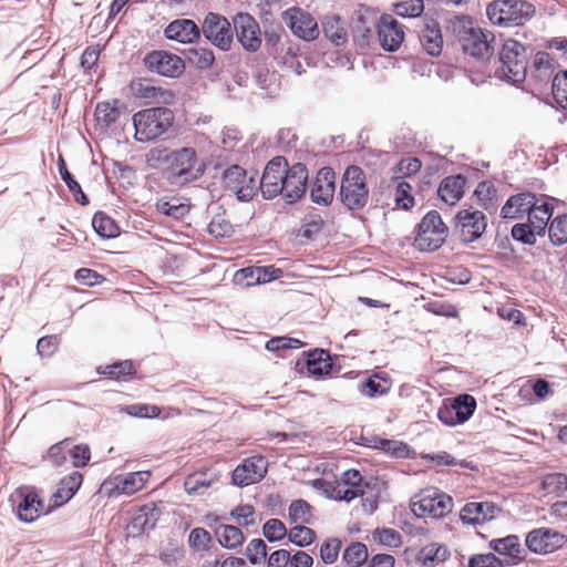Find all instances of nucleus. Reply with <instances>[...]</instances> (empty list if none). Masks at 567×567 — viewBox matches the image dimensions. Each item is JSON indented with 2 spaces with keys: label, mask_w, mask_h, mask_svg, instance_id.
<instances>
[{
  "label": "nucleus",
  "mask_w": 567,
  "mask_h": 567,
  "mask_svg": "<svg viewBox=\"0 0 567 567\" xmlns=\"http://www.w3.org/2000/svg\"><path fill=\"white\" fill-rule=\"evenodd\" d=\"M171 109L159 106L138 111L133 115L135 140L141 143L154 141L167 133L174 124Z\"/></svg>",
  "instance_id": "nucleus-4"
},
{
  "label": "nucleus",
  "mask_w": 567,
  "mask_h": 567,
  "mask_svg": "<svg viewBox=\"0 0 567 567\" xmlns=\"http://www.w3.org/2000/svg\"><path fill=\"white\" fill-rule=\"evenodd\" d=\"M450 405L454 410L456 422L464 424L474 414L476 409V400L473 395L463 393L455 396Z\"/></svg>",
  "instance_id": "nucleus-39"
},
{
  "label": "nucleus",
  "mask_w": 567,
  "mask_h": 567,
  "mask_svg": "<svg viewBox=\"0 0 567 567\" xmlns=\"http://www.w3.org/2000/svg\"><path fill=\"white\" fill-rule=\"evenodd\" d=\"M267 545L261 538H255L246 547V555L252 565H258L267 557Z\"/></svg>",
  "instance_id": "nucleus-57"
},
{
  "label": "nucleus",
  "mask_w": 567,
  "mask_h": 567,
  "mask_svg": "<svg viewBox=\"0 0 567 567\" xmlns=\"http://www.w3.org/2000/svg\"><path fill=\"white\" fill-rule=\"evenodd\" d=\"M486 14L493 24L522 25L535 14V7L525 0H495L487 6Z\"/></svg>",
  "instance_id": "nucleus-6"
},
{
  "label": "nucleus",
  "mask_w": 567,
  "mask_h": 567,
  "mask_svg": "<svg viewBox=\"0 0 567 567\" xmlns=\"http://www.w3.org/2000/svg\"><path fill=\"white\" fill-rule=\"evenodd\" d=\"M306 365L309 374L317 378L336 377L340 371V368L336 369L329 351L318 348L307 353Z\"/></svg>",
  "instance_id": "nucleus-25"
},
{
  "label": "nucleus",
  "mask_w": 567,
  "mask_h": 567,
  "mask_svg": "<svg viewBox=\"0 0 567 567\" xmlns=\"http://www.w3.org/2000/svg\"><path fill=\"white\" fill-rule=\"evenodd\" d=\"M234 280L236 284L250 287L270 281L266 278V271L262 267H246L236 271Z\"/></svg>",
  "instance_id": "nucleus-42"
},
{
  "label": "nucleus",
  "mask_w": 567,
  "mask_h": 567,
  "mask_svg": "<svg viewBox=\"0 0 567 567\" xmlns=\"http://www.w3.org/2000/svg\"><path fill=\"white\" fill-rule=\"evenodd\" d=\"M466 177L462 174L452 175L443 178L437 188L439 197L449 205H454L464 195Z\"/></svg>",
  "instance_id": "nucleus-29"
},
{
  "label": "nucleus",
  "mask_w": 567,
  "mask_h": 567,
  "mask_svg": "<svg viewBox=\"0 0 567 567\" xmlns=\"http://www.w3.org/2000/svg\"><path fill=\"white\" fill-rule=\"evenodd\" d=\"M537 196L530 192L518 193L507 198L501 208L503 219H518L529 215L530 209L536 205Z\"/></svg>",
  "instance_id": "nucleus-24"
},
{
  "label": "nucleus",
  "mask_w": 567,
  "mask_h": 567,
  "mask_svg": "<svg viewBox=\"0 0 567 567\" xmlns=\"http://www.w3.org/2000/svg\"><path fill=\"white\" fill-rule=\"evenodd\" d=\"M377 34L381 48L395 52L404 41L403 25L391 14L384 13L377 24Z\"/></svg>",
  "instance_id": "nucleus-19"
},
{
  "label": "nucleus",
  "mask_w": 567,
  "mask_h": 567,
  "mask_svg": "<svg viewBox=\"0 0 567 567\" xmlns=\"http://www.w3.org/2000/svg\"><path fill=\"white\" fill-rule=\"evenodd\" d=\"M353 41L362 50L370 47L373 40V30L367 27L365 23L360 19L353 29Z\"/></svg>",
  "instance_id": "nucleus-61"
},
{
  "label": "nucleus",
  "mask_w": 567,
  "mask_h": 567,
  "mask_svg": "<svg viewBox=\"0 0 567 567\" xmlns=\"http://www.w3.org/2000/svg\"><path fill=\"white\" fill-rule=\"evenodd\" d=\"M412 187L405 181H399L395 187V203L404 210L414 206V197L411 194Z\"/></svg>",
  "instance_id": "nucleus-55"
},
{
  "label": "nucleus",
  "mask_w": 567,
  "mask_h": 567,
  "mask_svg": "<svg viewBox=\"0 0 567 567\" xmlns=\"http://www.w3.org/2000/svg\"><path fill=\"white\" fill-rule=\"evenodd\" d=\"M97 373L106 375L112 380H120L122 378L133 377L136 373V370L132 360H124L105 367H100L97 368Z\"/></svg>",
  "instance_id": "nucleus-43"
},
{
  "label": "nucleus",
  "mask_w": 567,
  "mask_h": 567,
  "mask_svg": "<svg viewBox=\"0 0 567 567\" xmlns=\"http://www.w3.org/2000/svg\"><path fill=\"white\" fill-rule=\"evenodd\" d=\"M452 31L455 34L464 53L476 59L492 56L495 37L492 32L475 25L468 16H457L451 20Z\"/></svg>",
  "instance_id": "nucleus-3"
},
{
  "label": "nucleus",
  "mask_w": 567,
  "mask_h": 567,
  "mask_svg": "<svg viewBox=\"0 0 567 567\" xmlns=\"http://www.w3.org/2000/svg\"><path fill=\"white\" fill-rule=\"evenodd\" d=\"M125 110L126 106L120 100L115 99L112 102L97 103L94 114L100 125L110 127L120 118L122 112Z\"/></svg>",
  "instance_id": "nucleus-32"
},
{
  "label": "nucleus",
  "mask_w": 567,
  "mask_h": 567,
  "mask_svg": "<svg viewBox=\"0 0 567 567\" xmlns=\"http://www.w3.org/2000/svg\"><path fill=\"white\" fill-rule=\"evenodd\" d=\"M548 237L554 246L567 243V215H558L551 219L547 228Z\"/></svg>",
  "instance_id": "nucleus-47"
},
{
  "label": "nucleus",
  "mask_w": 567,
  "mask_h": 567,
  "mask_svg": "<svg viewBox=\"0 0 567 567\" xmlns=\"http://www.w3.org/2000/svg\"><path fill=\"white\" fill-rule=\"evenodd\" d=\"M122 411H124L126 414L134 416V417H156L159 415L161 410L156 405L151 404H131L122 408Z\"/></svg>",
  "instance_id": "nucleus-62"
},
{
  "label": "nucleus",
  "mask_w": 567,
  "mask_h": 567,
  "mask_svg": "<svg viewBox=\"0 0 567 567\" xmlns=\"http://www.w3.org/2000/svg\"><path fill=\"white\" fill-rule=\"evenodd\" d=\"M156 209L165 216L181 219L189 212V206L181 203L178 198L173 197L169 199L162 198L157 200Z\"/></svg>",
  "instance_id": "nucleus-46"
},
{
  "label": "nucleus",
  "mask_w": 567,
  "mask_h": 567,
  "mask_svg": "<svg viewBox=\"0 0 567 567\" xmlns=\"http://www.w3.org/2000/svg\"><path fill=\"white\" fill-rule=\"evenodd\" d=\"M268 462L261 455L245 458L231 473L234 485L245 487L260 482L267 473Z\"/></svg>",
  "instance_id": "nucleus-16"
},
{
  "label": "nucleus",
  "mask_w": 567,
  "mask_h": 567,
  "mask_svg": "<svg viewBox=\"0 0 567 567\" xmlns=\"http://www.w3.org/2000/svg\"><path fill=\"white\" fill-rule=\"evenodd\" d=\"M83 482V476L80 472H72L61 478L58 489L51 497L53 507H60L69 502L79 491Z\"/></svg>",
  "instance_id": "nucleus-28"
},
{
  "label": "nucleus",
  "mask_w": 567,
  "mask_h": 567,
  "mask_svg": "<svg viewBox=\"0 0 567 567\" xmlns=\"http://www.w3.org/2000/svg\"><path fill=\"white\" fill-rule=\"evenodd\" d=\"M373 539L389 548L400 547L402 544V535L393 528H377L373 532Z\"/></svg>",
  "instance_id": "nucleus-52"
},
{
  "label": "nucleus",
  "mask_w": 567,
  "mask_h": 567,
  "mask_svg": "<svg viewBox=\"0 0 567 567\" xmlns=\"http://www.w3.org/2000/svg\"><path fill=\"white\" fill-rule=\"evenodd\" d=\"M311 508V505L305 499L292 501L288 509L289 519L292 523H309L308 515H310Z\"/></svg>",
  "instance_id": "nucleus-56"
},
{
  "label": "nucleus",
  "mask_w": 567,
  "mask_h": 567,
  "mask_svg": "<svg viewBox=\"0 0 567 567\" xmlns=\"http://www.w3.org/2000/svg\"><path fill=\"white\" fill-rule=\"evenodd\" d=\"M288 539L298 547H308L316 540V532L307 526L297 525L288 533Z\"/></svg>",
  "instance_id": "nucleus-49"
},
{
  "label": "nucleus",
  "mask_w": 567,
  "mask_h": 567,
  "mask_svg": "<svg viewBox=\"0 0 567 567\" xmlns=\"http://www.w3.org/2000/svg\"><path fill=\"white\" fill-rule=\"evenodd\" d=\"M148 161L168 163V179L179 186L197 181L206 169L205 164L198 159L193 147H183L175 151L153 148L148 154Z\"/></svg>",
  "instance_id": "nucleus-1"
},
{
  "label": "nucleus",
  "mask_w": 567,
  "mask_h": 567,
  "mask_svg": "<svg viewBox=\"0 0 567 567\" xmlns=\"http://www.w3.org/2000/svg\"><path fill=\"white\" fill-rule=\"evenodd\" d=\"M221 51H228L234 42L233 27L220 13L209 12L204 18L200 34Z\"/></svg>",
  "instance_id": "nucleus-9"
},
{
  "label": "nucleus",
  "mask_w": 567,
  "mask_h": 567,
  "mask_svg": "<svg viewBox=\"0 0 567 567\" xmlns=\"http://www.w3.org/2000/svg\"><path fill=\"white\" fill-rule=\"evenodd\" d=\"M336 193V173L330 166L317 172L310 184V199L312 203L328 206L332 203Z\"/></svg>",
  "instance_id": "nucleus-20"
},
{
  "label": "nucleus",
  "mask_w": 567,
  "mask_h": 567,
  "mask_svg": "<svg viewBox=\"0 0 567 567\" xmlns=\"http://www.w3.org/2000/svg\"><path fill=\"white\" fill-rule=\"evenodd\" d=\"M553 198L540 195L536 198V205L530 209L528 220H532L534 226H544V235L547 233L548 221L554 214V205L550 203Z\"/></svg>",
  "instance_id": "nucleus-31"
},
{
  "label": "nucleus",
  "mask_w": 567,
  "mask_h": 567,
  "mask_svg": "<svg viewBox=\"0 0 567 567\" xmlns=\"http://www.w3.org/2000/svg\"><path fill=\"white\" fill-rule=\"evenodd\" d=\"M533 49L516 39L504 40L494 70V76L512 84L525 81L528 72V58Z\"/></svg>",
  "instance_id": "nucleus-2"
},
{
  "label": "nucleus",
  "mask_w": 567,
  "mask_h": 567,
  "mask_svg": "<svg viewBox=\"0 0 567 567\" xmlns=\"http://www.w3.org/2000/svg\"><path fill=\"white\" fill-rule=\"evenodd\" d=\"M322 32L334 45L340 47L348 41L347 23L338 16H326L321 22Z\"/></svg>",
  "instance_id": "nucleus-30"
},
{
  "label": "nucleus",
  "mask_w": 567,
  "mask_h": 567,
  "mask_svg": "<svg viewBox=\"0 0 567 567\" xmlns=\"http://www.w3.org/2000/svg\"><path fill=\"white\" fill-rule=\"evenodd\" d=\"M421 230L416 229V234L413 241V247L420 251H434L439 249L445 241L446 235L440 230Z\"/></svg>",
  "instance_id": "nucleus-36"
},
{
  "label": "nucleus",
  "mask_w": 567,
  "mask_h": 567,
  "mask_svg": "<svg viewBox=\"0 0 567 567\" xmlns=\"http://www.w3.org/2000/svg\"><path fill=\"white\" fill-rule=\"evenodd\" d=\"M543 486L549 493H564L567 491V475L564 473L547 474L543 480Z\"/></svg>",
  "instance_id": "nucleus-59"
},
{
  "label": "nucleus",
  "mask_w": 567,
  "mask_h": 567,
  "mask_svg": "<svg viewBox=\"0 0 567 567\" xmlns=\"http://www.w3.org/2000/svg\"><path fill=\"white\" fill-rule=\"evenodd\" d=\"M512 238L524 245L533 246L536 244L537 237H545L544 226H534L532 220L527 223H517L512 227Z\"/></svg>",
  "instance_id": "nucleus-34"
},
{
  "label": "nucleus",
  "mask_w": 567,
  "mask_h": 567,
  "mask_svg": "<svg viewBox=\"0 0 567 567\" xmlns=\"http://www.w3.org/2000/svg\"><path fill=\"white\" fill-rule=\"evenodd\" d=\"M58 169L62 181L66 184L69 192L73 195L74 200L82 206L89 205V197L82 190L81 185L74 176L68 171L66 163L62 155L58 158Z\"/></svg>",
  "instance_id": "nucleus-35"
},
{
  "label": "nucleus",
  "mask_w": 567,
  "mask_h": 567,
  "mask_svg": "<svg viewBox=\"0 0 567 567\" xmlns=\"http://www.w3.org/2000/svg\"><path fill=\"white\" fill-rule=\"evenodd\" d=\"M94 231L102 238H115L120 234V227L115 220L103 212H96L92 218Z\"/></svg>",
  "instance_id": "nucleus-41"
},
{
  "label": "nucleus",
  "mask_w": 567,
  "mask_h": 567,
  "mask_svg": "<svg viewBox=\"0 0 567 567\" xmlns=\"http://www.w3.org/2000/svg\"><path fill=\"white\" fill-rule=\"evenodd\" d=\"M452 497L437 488L423 491L420 494V499L412 501L411 504L413 514L419 518H442L452 511Z\"/></svg>",
  "instance_id": "nucleus-7"
},
{
  "label": "nucleus",
  "mask_w": 567,
  "mask_h": 567,
  "mask_svg": "<svg viewBox=\"0 0 567 567\" xmlns=\"http://www.w3.org/2000/svg\"><path fill=\"white\" fill-rule=\"evenodd\" d=\"M215 534L220 546L227 549H236L245 542L244 533L234 525H220Z\"/></svg>",
  "instance_id": "nucleus-37"
},
{
  "label": "nucleus",
  "mask_w": 567,
  "mask_h": 567,
  "mask_svg": "<svg viewBox=\"0 0 567 567\" xmlns=\"http://www.w3.org/2000/svg\"><path fill=\"white\" fill-rule=\"evenodd\" d=\"M302 342L295 338L289 337H275L266 342L265 348L270 352H282L290 349H298Z\"/></svg>",
  "instance_id": "nucleus-58"
},
{
  "label": "nucleus",
  "mask_w": 567,
  "mask_h": 567,
  "mask_svg": "<svg viewBox=\"0 0 567 567\" xmlns=\"http://www.w3.org/2000/svg\"><path fill=\"white\" fill-rule=\"evenodd\" d=\"M339 199L349 210H361L369 202L367 175L358 165L348 166L341 178Z\"/></svg>",
  "instance_id": "nucleus-5"
},
{
  "label": "nucleus",
  "mask_w": 567,
  "mask_h": 567,
  "mask_svg": "<svg viewBox=\"0 0 567 567\" xmlns=\"http://www.w3.org/2000/svg\"><path fill=\"white\" fill-rule=\"evenodd\" d=\"M220 473L215 468L205 467L188 474L184 488L189 495H203L204 491L218 483Z\"/></svg>",
  "instance_id": "nucleus-26"
},
{
  "label": "nucleus",
  "mask_w": 567,
  "mask_h": 567,
  "mask_svg": "<svg viewBox=\"0 0 567 567\" xmlns=\"http://www.w3.org/2000/svg\"><path fill=\"white\" fill-rule=\"evenodd\" d=\"M488 547L499 555L511 559L506 565H517L526 558V550L522 547L517 535H507L503 538H494L488 543Z\"/></svg>",
  "instance_id": "nucleus-27"
},
{
  "label": "nucleus",
  "mask_w": 567,
  "mask_h": 567,
  "mask_svg": "<svg viewBox=\"0 0 567 567\" xmlns=\"http://www.w3.org/2000/svg\"><path fill=\"white\" fill-rule=\"evenodd\" d=\"M501 511L493 502H470L461 509L460 518L463 524L480 525L495 518Z\"/></svg>",
  "instance_id": "nucleus-21"
},
{
  "label": "nucleus",
  "mask_w": 567,
  "mask_h": 567,
  "mask_svg": "<svg viewBox=\"0 0 567 567\" xmlns=\"http://www.w3.org/2000/svg\"><path fill=\"white\" fill-rule=\"evenodd\" d=\"M224 187L236 194L240 202H249L256 194V181L239 165H231L223 173Z\"/></svg>",
  "instance_id": "nucleus-13"
},
{
  "label": "nucleus",
  "mask_w": 567,
  "mask_h": 567,
  "mask_svg": "<svg viewBox=\"0 0 567 567\" xmlns=\"http://www.w3.org/2000/svg\"><path fill=\"white\" fill-rule=\"evenodd\" d=\"M143 62L148 71L165 78H178L185 70V62L181 56L164 50L148 52Z\"/></svg>",
  "instance_id": "nucleus-11"
},
{
  "label": "nucleus",
  "mask_w": 567,
  "mask_h": 567,
  "mask_svg": "<svg viewBox=\"0 0 567 567\" xmlns=\"http://www.w3.org/2000/svg\"><path fill=\"white\" fill-rule=\"evenodd\" d=\"M449 557L450 550L446 546L433 543L421 548L416 556V561L423 567H434L445 561Z\"/></svg>",
  "instance_id": "nucleus-33"
},
{
  "label": "nucleus",
  "mask_w": 567,
  "mask_h": 567,
  "mask_svg": "<svg viewBox=\"0 0 567 567\" xmlns=\"http://www.w3.org/2000/svg\"><path fill=\"white\" fill-rule=\"evenodd\" d=\"M342 543L339 538H328L320 546V558L327 564L331 565L337 561Z\"/></svg>",
  "instance_id": "nucleus-53"
},
{
  "label": "nucleus",
  "mask_w": 567,
  "mask_h": 567,
  "mask_svg": "<svg viewBox=\"0 0 567 567\" xmlns=\"http://www.w3.org/2000/svg\"><path fill=\"white\" fill-rule=\"evenodd\" d=\"M282 19L291 32L305 41L315 40L319 35L316 19L300 8H290L282 13Z\"/></svg>",
  "instance_id": "nucleus-17"
},
{
  "label": "nucleus",
  "mask_w": 567,
  "mask_h": 567,
  "mask_svg": "<svg viewBox=\"0 0 567 567\" xmlns=\"http://www.w3.org/2000/svg\"><path fill=\"white\" fill-rule=\"evenodd\" d=\"M554 73V65L551 63V58L548 52L539 51L535 54L532 68L530 75L538 82L547 83Z\"/></svg>",
  "instance_id": "nucleus-38"
},
{
  "label": "nucleus",
  "mask_w": 567,
  "mask_h": 567,
  "mask_svg": "<svg viewBox=\"0 0 567 567\" xmlns=\"http://www.w3.org/2000/svg\"><path fill=\"white\" fill-rule=\"evenodd\" d=\"M466 567H504V563L495 554H475L468 558Z\"/></svg>",
  "instance_id": "nucleus-63"
},
{
  "label": "nucleus",
  "mask_w": 567,
  "mask_h": 567,
  "mask_svg": "<svg viewBox=\"0 0 567 567\" xmlns=\"http://www.w3.org/2000/svg\"><path fill=\"white\" fill-rule=\"evenodd\" d=\"M287 534L285 524L278 518H270L262 526V535L269 543L280 542Z\"/></svg>",
  "instance_id": "nucleus-51"
},
{
  "label": "nucleus",
  "mask_w": 567,
  "mask_h": 567,
  "mask_svg": "<svg viewBox=\"0 0 567 567\" xmlns=\"http://www.w3.org/2000/svg\"><path fill=\"white\" fill-rule=\"evenodd\" d=\"M287 166L288 162L285 156H275L267 163L259 182V188L265 199H272L285 190L282 183Z\"/></svg>",
  "instance_id": "nucleus-12"
},
{
  "label": "nucleus",
  "mask_w": 567,
  "mask_h": 567,
  "mask_svg": "<svg viewBox=\"0 0 567 567\" xmlns=\"http://www.w3.org/2000/svg\"><path fill=\"white\" fill-rule=\"evenodd\" d=\"M417 230H421L422 234L426 230H440L443 234H447V227L443 223L441 215L436 210H430L422 220L417 224Z\"/></svg>",
  "instance_id": "nucleus-54"
},
{
  "label": "nucleus",
  "mask_w": 567,
  "mask_h": 567,
  "mask_svg": "<svg viewBox=\"0 0 567 567\" xmlns=\"http://www.w3.org/2000/svg\"><path fill=\"white\" fill-rule=\"evenodd\" d=\"M551 92L556 103L567 110V70L558 72L553 78Z\"/></svg>",
  "instance_id": "nucleus-48"
},
{
  "label": "nucleus",
  "mask_w": 567,
  "mask_h": 567,
  "mask_svg": "<svg viewBox=\"0 0 567 567\" xmlns=\"http://www.w3.org/2000/svg\"><path fill=\"white\" fill-rule=\"evenodd\" d=\"M185 59L188 63L198 70L209 69L214 61L215 54L212 49L205 47H194L184 50Z\"/></svg>",
  "instance_id": "nucleus-40"
},
{
  "label": "nucleus",
  "mask_w": 567,
  "mask_h": 567,
  "mask_svg": "<svg viewBox=\"0 0 567 567\" xmlns=\"http://www.w3.org/2000/svg\"><path fill=\"white\" fill-rule=\"evenodd\" d=\"M150 477L151 472L148 471L133 472L127 474L117 487L123 494L132 495L142 489Z\"/></svg>",
  "instance_id": "nucleus-45"
},
{
  "label": "nucleus",
  "mask_w": 567,
  "mask_h": 567,
  "mask_svg": "<svg viewBox=\"0 0 567 567\" xmlns=\"http://www.w3.org/2000/svg\"><path fill=\"white\" fill-rule=\"evenodd\" d=\"M237 41L248 52H256L261 47V31L257 20L249 13L240 12L233 19Z\"/></svg>",
  "instance_id": "nucleus-15"
},
{
  "label": "nucleus",
  "mask_w": 567,
  "mask_h": 567,
  "mask_svg": "<svg viewBox=\"0 0 567 567\" xmlns=\"http://www.w3.org/2000/svg\"><path fill=\"white\" fill-rule=\"evenodd\" d=\"M419 41L425 53L439 56L443 49V37L440 23L433 18H425L419 31Z\"/></svg>",
  "instance_id": "nucleus-22"
},
{
  "label": "nucleus",
  "mask_w": 567,
  "mask_h": 567,
  "mask_svg": "<svg viewBox=\"0 0 567 567\" xmlns=\"http://www.w3.org/2000/svg\"><path fill=\"white\" fill-rule=\"evenodd\" d=\"M423 11V0H399L394 4V12L401 18H417Z\"/></svg>",
  "instance_id": "nucleus-50"
},
{
  "label": "nucleus",
  "mask_w": 567,
  "mask_h": 567,
  "mask_svg": "<svg viewBox=\"0 0 567 567\" xmlns=\"http://www.w3.org/2000/svg\"><path fill=\"white\" fill-rule=\"evenodd\" d=\"M210 542L212 535L203 527H196L189 533L188 543L194 550H207Z\"/></svg>",
  "instance_id": "nucleus-60"
},
{
  "label": "nucleus",
  "mask_w": 567,
  "mask_h": 567,
  "mask_svg": "<svg viewBox=\"0 0 567 567\" xmlns=\"http://www.w3.org/2000/svg\"><path fill=\"white\" fill-rule=\"evenodd\" d=\"M565 543V535L548 527H539L526 535L525 545L535 554H548L560 548Z\"/></svg>",
  "instance_id": "nucleus-18"
},
{
  "label": "nucleus",
  "mask_w": 567,
  "mask_h": 567,
  "mask_svg": "<svg viewBox=\"0 0 567 567\" xmlns=\"http://www.w3.org/2000/svg\"><path fill=\"white\" fill-rule=\"evenodd\" d=\"M368 548L361 542H353L346 547L342 559L350 567H360L368 559Z\"/></svg>",
  "instance_id": "nucleus-44"
},
{
  "label": "nucleus",
  "mask_w": 567,
  "mask_h": 567,
  "mask_svg": "<svg viewBox=\"0 0 567 567\" xmlns=\"http://www.w3.org/2000/svg\"><path fill=\"white\" fill-rule=\"evenodd\" d=\"M166 39L184 44L195 43L200 38V27L190 19H176L164 29Z\"/></svg>",
  "instance_id": "nucleus-23"
},
{
  "label": "nucleus",
  "mask_w": 567,
  "mask_h": 567,
  "mask_svg": "<svg viewBox=\"0 0 567 567\" xmlns=\"http://www.w3.org/2000/svg\"><path fill=\"white\" fill-rule=\"evenodd\" d=\"M323 219L318 214H311L306 216L305 223L300 230V235L307 239H312L315 235L319 234L323 227Z\"/></svg>",
  "instance_id": "nucleus-64"
},
{
  "label": "nucleus",
  "mask_w": 567,
  "mask_h": 567,
  "mask_svg": "<svg viewBox=\"0 0 567 567\" xmlns=\"http://www.w3.org/2000/svg\"><path fill=\"white\" fill-rule=\"evenodd\" d=\"M487 226V218L481 210L473 207L461 209L455 215V229L464 244H471L483 235Z\"/></svg>",
  "instance_id": "nucleus-10"
},
{
  "label": "nucleus",
  "mask_w": 567,
  "mask_h": 567,
  "mask_svg": "<svg viewBox=\"0 0 567 567\" xmlns=\"http://www.w3.org/2000/svg\"><path fill=\"white\" fill-rule=\"evenodd\" d=\"M13 511L24 523L34 522L41 514H47L43 499L33 486H20L10 496Z\"/></svg>",
  "instance_id": "nucleus-8"
},
{
  "label": "nucleus",
  "mask_w": 567,
  "mask_h": 567,
  "mask_svg": "<svg viewBox=\"0 0 567 567\" xmlns=\"http://www.w3.org/2000/svg\"><path fill=\"white\" fill-rule=\"evenodd\" d=\"M308 169L303 163H295L285 169L284 185L281 192L284 200L291 205L297 203L306 194L308 187Z\"/></svg>",
  "instance_id": "nucleus-14"
}]
</instances>
